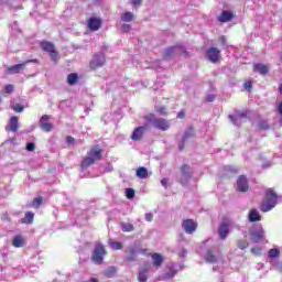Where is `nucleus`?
<instances>
[{"label":"nucleus","mask_w":282,"mask_h":282,"mask_svg":"<svg viewBox=\"0 0 282 282\" xmlns=\"http://www.w3.org/2000/svg\"><path fill=\"white\" fill-rule=\"evenodd\" d=\"M101 25H102V20L98 18H90L88 20V29L90 30V32H98Z\"/></svg>","instance_id":"20"},{"label":"nucleus","mask_w":282,"mask_h":282,"mask_svg":"<svg viewBox=\"0 0 282 282\" xmlns=\"http://www.w3.org/2000/svg\"><path fill=\"white\" fill-rule=\"evenodd\" d=\"M214 101H215V95H208L207 102H214Z\"/></svg>","instance_id":"54"},{"label":"nucleus","mask_w":282,"mask_h":282,"mask_svg":"<svg viewBox=\"0 0 282 282\" xmlns=\"http://www.w3.org/2000/svg\"><path fill=\"white\" fill-rule=\"evenodd\" d=\"M74 215L76 216L75 223L77 224V226H83V224H87V219H89L87 210L75 209Z\"/></svg>","instance_id":"12"},{"label":"nucleus","mask_w":282,"mask_h":282,"mask_svg":"<svg viewBox=\"0 0 282 282\" xmlns=\"http://www.w3.org/2000/svg\"><path fill=\"white\" fill-rule=\"evenodd\" d=\"M147 249H142L139 247H130L127 254V261H135L138 259V254H144Z\"/></svg>","instance_id":"10"},{"label":"nucleus","mask_w":282,"mask_h":282,"mask_svg":"<svg viewBox=\"0 0 282 282\" xmlns=\"http://www.w3.org/2000/svg\"><path fill=\"white\" fill-rule=\"evenodd\" d=\"M20 224H25V226H32L34 224V212H26L24 217L20 219Z\"/></svg>","instance_id":"24"},{"label":"nucleus","mask_w":282,"mask_h":282,"mask_svg":"<svg viewBox=\"0 0 282 282\" xmlns=\"http://www.w3.org/2000/svg\"><path fill=\"white\" fill-rule=\"evenodd\" d=\"M40 45L44 52L50 53L52 61H54V62L58 61V52H56V47L54 46V43L43 41V42H41Z\"/></svg>","instance_id":"8"},{"label":"nucleus","mask_w":282,"mask_h":282,"mask_svg":"<svg viewBox=\"0 0 282 282\" xmlns=\"http://www.w3.org/2000/svg\"><path fill=\"white\" fill-rule=\"evenodd\" d=\"M25 149L29 151V152H33L36 150V144H34V142H28L26 145H25Z\"/></svg>","instance_id":"43"},{"label":"nucleus","mask_w":282,"mask_h":282,"mask_svg":"<svg viewBox=\"0 0 282 282\" xmlns=\"http://www.w3.org/2000/svg\"><path fill=\"white\" fill-rule=\"evenodd\" d=\"M270 166H271L270 162H265L262 164L263 169H270Z\"/></svg>","instance_id":"59"},{"label":"nucleus","mask_w":282,"mask_h":282,"mask_svg":"<svg viewBox=\"0 0 282 282\" xmlns=\"http://www.w3.org/2000/svg\"><path fill=\"white\" fill-rule=\"evenodd\" d=\"M30 63H39V59H29L21 64H15L13 66H10L8 68V73L9 74H19L20 72H23V69H25V65H28Z\"/></svg>","instance_id":"9"},{"label":"nucleus","mask_w":282,"mask_h":282,"mask_svg":"<svg viewBox=\"0 0 282 282\" xmlns=\"http://www.w3.org/2000/svg\"><path fill=\"white\" fill-rule=\"evenodd\" d=\"M279 91H280V94L282 96V84H280V86H279Z\"/></svg>","instance_id":"63"},{"label":"nucleus","mask_w":282,"mask_h":282,"mask_svg":"<svg viewBox=\"0 0 282 282\" xmlns=\"http://www.w3.org/2000/svg\"><path fill=\"white\" fill-rule=\"evenodd\" d=\"M182 226L187 235H193V232H195V230H197V224H195V221H193V219L183 220Z\"/></svg>","instance_id":"19"},{"label":"nucleus","mask_w":282,"mask_h":282,"mask_svg":"<svg viewBox=\"0 0 282 282\" xmlns=\"http://www.w3.org/2000/svg\"><path fill=\"white\" fill-rule=\"evenodd\" d=\"M235 19V13L232 11L224 10L218 17L219 23H228Z\"/></svg>","instance_id":"23"},{"label":"nucleus","mask_w":282,"mask_h":282,"mask_svg":"<svg viewBox=\"0 0 282 282\" xmlns=\"http://www.w3.org/2000/svg\"><path fill=\"white\" fill-rule=\"evenodd\" d=\"M181 52H186V48H182L180 46H170L164 51L163 58L164 61H169V58H172V56H175V54H180Z\"/></svg>","instance_id":"15"},{"label":"nucleus","mask_w":282,"mask_h":282,"mask_svg":"<svg viewBox=\"0 0 282 282\" xmlns=\"http://www.w3.org/2000/svg\"><path fill=\"white\" fill-rule=\"evenodd\" d=\"M248 220L250 224H254V221H261V214H259V210L251 209L248 214Z\"/></svg>","instance_id":"25"},{"label":"nucleus","mask_w":282,"mask_h":282,"mask_svg":"<svg viewBox=\"0 0 282 282\" xmlns=\"http://www.w3.org/2000/svg\"><path fill=\"white\" fill-rule=\"evenodd\" d=\"M253 243H261L265 239V230L261 225H256L249 230Z\"/></svg>","instance_id":"6"},{"label":"nucleus","mask_w":282,"mask_h":282,"mask_svg":"<svg viewBox=\"0 0 282 282\" xmlns=\"http://www.w3.org/2000/svg\"><path fill=\"white\" fill-rule=\"evenodd\" d=\"M245 89H247V91H250V89H252V82L248 80L245 83Z\"/></svg>","instance_id":"48"},{"label":"nucleus","mask_w":282,"mask_h":282,"mask_svg":"<svg viewBox=\"0 0 282 282\" xmlns=\"http://www.w3.org/2000/svg\"><path fill=\"white\" fill-rule=\"evenodd\" d=\"M147 120L154 129H159L160 131H169L171 129V123L164 118H156L154 115H149Z\"/></svg>","instance_id":"3"},{"label":"nucleus","mask_w":282,"mask_h":282,"mask_svg":"<svg viewBox=\"0 0 282 282\" xmlns=\"http://www.w3.org/2000/svg\"><path fill=\"white\" fill-rule=\"evenodd\" d=\"M76 143V139H74V137L68 135L66 137V144H75Z\"/></svg>","instance_id":"47"},{"label":"nucleus","mask_w":282,"mask_h":282,"mask_svg":"<svg viewBox=\"0 0 282 282\" xmlns=\"http://www.w3.org/2000/svg\"><path fill=\"white\" fill-rule=\"evenodd\" d=\"M184 116H185L184 111H180V112L177 113V118H180V119L184 118Z\"/></svg>","instance_id":"60"},{"label":"nucleus","mask_w":282,"mask_h":282,"mask_svg":"<svg viewBox=\"0 0 282 282\" xmlns=\"http://www.w3.org/2000/svg\"><path fill=\"white\" fill-rule=\"evenodd\" d=\"M23 109H24L23 106H20V105L13 107V110H14L17 113H21V112L23 111Z\"/></svg>","instance_id":"49"},{"label":"nucleus","mask_w":282,"mask_h":282,"mask_svg":"<svg viewBox=\"0 0 282 282\" xmlns=\"http://www.w3.org/2000/svg\"><path fill=\"white\" fill-rule=\"evenodd\" d=\"M191 138H195V129L193 128V126H189L183 134L184 140L188 141L191 140Z\"/></svg>","instance_id":"32"},{"label":"nucleus","mask_w":282,"mask_h":282,"mask_svg":"<svg viewBox=\"0 0 282 282\" xmlns=\"http://www.w3.org/2000/svg\"><path fill=\"white\" fill-rule=\"evenodd\" d=\"M111 171H113V165L108 164V165L105 167V173H111Z\"/></svg>","instance_id":"53"},{"label":"nucleus","mask_w":282,"mask_h":282,"mask_svg":"<svg viewBox=\"0 0 282 282\" xmlns=\"http://www.w3.org/2000/svg\"><path fill=\"white\" fill-rule=\"evenodd\" d=\"M220 253L217 247L209 248L206 253H204V260L206 263H217L219 260Z\"/></svg>","instance_id":"7"},{"label":"nucleus","mask_w":282,"mask_h":282,"mask_svg":"<svg viewBox=\"0 0 282 282\" xmlns=\"http://www.w3.org/2000/svg\"><path fill=\"white\" fill-rule=\"evenodd\" d=\"M276 111L281 116V118L279 120V126L282 127V101L278 105Z\"/></svg>","instance_id":"44"},{"label":"nucleus","mask_w":282,"mask_h":282,"mask_svg":"<svg viewBox=\"0 0 282 282\" xmlns=\"http://www.w3.org/2000/svg\"><path fill=\"white\" fill-rule=\"evenodd\" d=\"M145 221H153V214L152 213H147L145 214Z\"/></svg>","instance_id":"50"},{"label":"nucleus","mask_w":282,"mask_h":282,"mask_svg":"<svg viewBox=\"0 0 282 282\" xmlns=\"http://www.w3.org/2000/svg\"><path fill=\"white\" fill-rule=\"evenodd\" d=\"M237 246L240 250H246L248 248V240H238Z\"/></svg>","instance_id":"42"},{"label":"nucleus","mask_w":282,"mask_h":282,"mask_svg":"<svg viewBox=\"0 0 282 282\" xmlns=\"http://www.w3.org/2000/svg\"><path fill=\"white\" fill-rule=\"evenodd\" d=\"M42 204H43V198L42 197H36L32 202L33 208H41Z\"/></svg>","instance_id":"41"},{"label":"nucleus","mask_w":282,"mask_h":282,"mask_svg":"<svg viewBox=\"0 0 282 282\" xmlns=\"http://www.w3.org/2000/svg\"><path fill=\"white\" fill-rule=\"evenodd\" d=\"M206 57L210 63H217L219 61V51L217 47H210L206 52Z\"/></svg>","instance_id":"21"},{"label":"nucleus","mask_w":282,"mask_h":282,"mask_svg":"<svg viewBox=\"0 0 282 282\" xmlns=\"http://www.w3.org/2000/svg\"><path fill=\"white\" fill-rule=\"evenodd\" d=\"M105 254H107L105 246L102 243H97L91 253L93 263L96 265H102V263H105Z\"/></svg>","instance_id":"4"},{"label":"nucleus","mask_w":282,"mask_h":282,"mask_svg":"<svg viewBox=\"0 0 282 282\" xmlns=\"http://www.w3.org/2000/svg\"><path fill=\"white\" fill-rule=\"evenodd\" d=\"M13 248H23L25 246V238L21 235H17L12 239Z\"/></svg>","instance_id":"26"},{"label":"nucleus","mask_w":282,"mask_h":282,"mask_svg":"<svg viewBox=\"0 0 282 282\" xmlns=\"http://www.w3.org/2000/svg\"><path fill=\"white\" fill-rule=\"evenodd\" d=\"M121 230L122 232H133L135 230V227L131 223H122Z\"/></svg>","instance_id":"34"},{"label":"nucleus","mask_w":282,"mask_h":282,"mask_svg":"<svg viewBox=\"0 0 282 282\" xmlns=\"http://www.w3.org/2000/svg\"><path fill=\"white\" fill-rule=\"evenodd\" d=\"M161 184H162V186H164V188H166V186L169 184V180L167 178L161 180Z\"/></svg>","instance_id":"57"},{"label":"nucleus","mask_w":282,"mask_h":282,"mask_svg":"<svg viewBox=\"0 0 282 282\" xmlns=\"http://www.w3.org/2000/svg\"><path fill=\"white\" fill-rule=\"evenodd\" d=\"M281 254V250L273 248L268 251L269 259H278V257Z\"/></svg>","instance_id":"37"},{"label":"nucleus","mask_w":282,"mask_h":282,"mask_svg":"<svg viewBox=\"0 0 282 282\" xmlns=\"http://www.w3.org/2000/svg\"><path fill=\"white\" fill-rule=\"evenodd\" d=\"M209 241H210V240L204 241L202 248H206V243H208Z\"/></svg>","instance_id":"62"},{"label":"nucleus","mask_w":282,"mask_h":282,"mask_svg":"<svg viewBox=\"0 0 282 282\" xmlns=\"http://www.w3.org/2000/svg\"><path fill=\"white\" fill-rule=\"evenodd\" d=\"M67 83H68L70 86L76 85V83H78V74H76V73H70V74H68V76H67Z\"/></svg>","instance_id":"35"},{"label":"nucleus","mask_w":282,"mask_h":282,"mask_svg":"<svg viewBox=\"0 0 282 282\" xmlns=\"http://www.w3.org/2000/svg\"><path fill=\"white\" fill-rule=\"evenodd\" d=\"M2 259H8V253H1Z\"/></svg>","instance_id":"61"},{"label":"nucleus","mask_w":282,"mask_h":282,"mask_svg":"<svg viewBox=\"0 0 282 282\" xmlns=\"http://www.w3.org/2000/svg\"><path fill=\"white\" fill-rule=\"evenodd\" d=\"M149 268H143L139 271V274H138V281L139 282H147L149 281Z\"/></svg>","instance_id":"29"},{"label":"nucleus","mask_w":282,"mask_h":282,"mask_svg":"<svg viewBox=\"0 0 282 282\" xmlns=\"http://www.w3.org/2000/svg\"><path fill=\"white\" fill-rule=\"evenodd\" d=\"M109 246L112 250H122V242L120 241L110 240Z\"/></svg>","instance_id":"38"},{"label":"nucleus","mask_w":282,"mask_h":282,"mask_svg":"<svg viewBox=\"0 0 282 282\" xmlns=\"http://www.w3.org/2000/svg\"><path fill=\"white\" fill-rule=\"evenodd\" d=\"M121 21L124 23H131L133 21V13L131 11H127L121 15Z\"/></svg>","instance_id":"36"},{"label":"nucleus","mask_w":282,"mask_h":282,"mask_svg":"<svg viewBox=\"0 0 282 282\" xmlns=\"http://www.w3.org/2000/svg\"><path fill=\"white\" fill-rule=\"evenodd\" d=\"M147 131V128L140 126V127H137L134 128V130L132 131L131 133V140L133 142H140V140H142V138H144V133Z\"/></svg>","instance_id":"16"},{"label":"nucleus","mask_w":282,"mask_h":282,"mask_svg":"<svg viewBox=\"0 0 282 282\" xmlns=\"http://www.w3.org/2000/svg\"><path fill=\"white\" fill-rule=\"evenodd\" d=\"M156 111H158L159 113L164 115V113H166V108L161 107V108H158Z\"/></svg>","instance_id":"56"},{"label":"nucleus","mask_w":282,"mask_h":282,"mask_svg":"<svg viewBox=\"0 0 282 282\" xmlns=\"http://www.w3.org/2000/svg\"><path fill=\"white\" fill-rule=\"evenodd\" d=\"M153 265L154 268H161L162 263H164V257L160 253H153L152 254Z\"/></svg>","instance_id":"28"},{"label":"nucleus","mask_w":282,"mask_h":282,"mask_svg":"<svg viewBox=\"0 0 282 282\" xmlns=\"http://www.w3.org/2000/svg\"><path fill=\"white\" fill-rule=\"evenodd\" d=\"M132 6H140L142 3V0H132Z\"/></svg>","instance_id":"58"},{"label":"nucleus","mask_w":282,"mask_h":282,"mask_svg":"<svg viewBox=\"0 0 282 282\" xmlns=\"http://www.w3.org/2000/svg\"><path fill=\"white\" fill-rule=\"evenodd\" d=\"M105 276H107V279H113V276H116V274H118V268L116 267H108L105 272H104Z\"/></svg>","instance_id":"31"},{"label":"nucleus","mask_w":282,"mask_h":282,"mask_svg":"<svg viewBox=\"0 0 282 282\" xmlns=\"http://www.w3.org/2000/svg\"><path fill=\"white\" fill-rule=\"evenodd\" d=\"M9 128H10V131H12L13 133H17V131H19V118L11 117L9 122Z\"/></svg>","instance_id":"30"},{"label":"nucleus","mask_w":282,"mask_h":282,"mask_svg":"<svg viewBox=\"0 0 282 282\" xmlns=\"http://www.w3.org/2000/svg\"><path fill=\"white\" fill-rule=\"evenodd\" d=\"M107 50V46H102L101 52L94 55L93 59L90 61L91 69H98V67H102V65L107 63V58L105 57Z\"/></svg>","instance_id":"5"},{"label":"nucleus","mask_w":282,"mask_h":282,"mask_svg":"<svg viewBox=\"0 0 282 282\" xmlns=\"http://www.w3.org/2000/svg\"><path fill=\"white\" fill-rule=\"evenodd\" d=\"M237 188L240 193H246L250 185L248 184V177L246 175H240L237 180Z\"/></svg>","instance_id":"18"},{"label":"nucleus","mask_w":282,"mask_h":282,"mask_svg":"<svg viewBox=\"0 0 282 282\" xmlns=\"http://www.w3.org/2000/svg\"><path fill=\"white\" fill-rule=\"evenodd\" d=\"M121 30L123 32H129V30H131V25L130 24H122Z\"/></svg>","instance_id":"51"},{"label":"nucleus","mask_w":282,"mask_h":282,"mask_svg":"<svg viewBox=\"0 0 282 282\" xmlns=\"http://www.w3.org/2000/svg\"><path fill=\"white\" fill-rule=\"evenodd\" d=\"M226 171H230L231 173H237V170L230 165L226 166Z\"/></svg>","instance_id":"55"},{"label":"nucleus","mask_w":282,"mask_h":282,"mask_svg":"<svg viewBox=\"0 0 282 282\" xmlns=\"http://www.w3.org/2000/svg\"><path fill=\"white\" fill-rule=\"evenodd\" d=\"M90 281H91V282H98V279L91 278Z\"/></svg>","instance_id":"64"},{"label":"nucleus","mask_w":282,"mask_h":282,"mask_svg":"<svg viewBox=\"0 0 282 282\" xmlns=\"http://www.w3.org/2000/svg\"><path fill=\"white\" fill-rule=\"evenodd\" d=\"M182 177H181V184L183 186H186L188 184V181L191 180V176L193 175V172L191 171V166L184 164L181 169Z\"/></svg>","instance_id":"13"},{"label":"nucleus","mask_w":282,"mask_h":282,"mask_svg":"<svg viewBox=\"0 0 282 282\" xmlns=\"http://www.w3.org/2000/svg\"><path fill=\"white\" fill-rule=\"evenodd\" d=\"M6 94H12L14 91V85L8 84L4 86Z\"/></svg>","instance_id":"45"},{"label":"nucleus","mask_w":282,"mask_h":282,"mask_svg":"<svg viewBox=\"0 0 282 282\" xmlns=\"http://www.w3.org/2000/svg\"><path fill=\"white\" fill-rule=\"evenodd\" d=\"M243 118H248V112L241 111V112H236L235 115H229V120L230 122H232V124H235V127H239Z\"/></svg>","instance_id":"17"},{"label":"nucleus","mask_w":282,"mask_h":282,"mask_svg":"<svg viewBox=\"0 0 282 282\" xmlns=\"http://www.w3.org/2000/svg\"><path fill=\"white\" fill-rule=\"evenodd\" d=\"M126 197L127 199H133L135 197V191L131 187L126 188Z\"/></svg>","instance_id":"40"},{"label":"nucleus","mask_w":282,"mask_h":282,"mask_svg":"<svg viewBox=\"0 0 282 282\" xmlns=\"http://www.w3.org/2000/svg\"><path fill=\"white\" fill-rule=\"evenodd\" d=\"M253 72H258L261 76H265L268 72H270V68L265 64H254Z\"/></svg>","instance_id":"27"},{"label":"nucleus","mask_w":282,"mask_h":282,"mask_svg":"<svg viewBox=\"0 0 282 282\" xmlns=\"http://www.w3.org/2000/svg\"><path fill=\"white\" fill-rule=\"evenodd\" d=\"M218 235L219 239H226L228 235H230V225H228V223L220 224L218 227Z\"/></svg>","instance_id":"22"},{"label":"nucleus","mask_w":282,"mask_h":282,"mask_svg":"<svg viewBox=\"0 0 282 282\" xmlns=\"http://www.w3.org/2000/svg\"><path fill=\"white\" fill-rule=\"evenodd\" d=\"M102 160V150L93 148L87 153V156L84 158V160L80 163V171L82 173H85L89 166H93L94 163Z\"/></svg>","instance_id":"1"},{"label":"nucleus","mask_w":282,"mask_h":282,"mask_svg":"<svg viewBox=\"0 0 282 282\" xmlns=\"http://www.w3.org/2000/svg\"><path fill=\"white\" fill-rule=\"evenodd\" d=\"M137 177L140 180H147L149 177V170H147V167H139L137 170Z\"/></svg>","instance_id":"33"},{"label":"nucleus","mask_w":282,"mask_h":282,"mask_svg":"<svg viewBox=\"0 0 282 282\" xmlns=\"http://www.w3.org/2000/svg\"><path fill=\"white\" fill-rule=\"evenodd\" d=\"M187 252H186V249H182L180 252H178V256L181 257V259H185Z\"/></svg>","instance_id":"52"},{"label":"nucleus","mask_w":282,"mask_h":282,"mask_svg":"<svg viewBox=\"0 0 282 282\" xmlns=\"http://www.w3.org/2000/svg\"><path fill=\"white\" fill-rule=\"evenodd\" d=\"M182 268H184V264H180V263H175V262L167 263L169 272L165 273V276L167 279H173V276H175V274H177V272H180V270H182Z\"/></svg>","instance_id":"11"},{"label":"nucleus","mask_w":282,"mask_h":282,"mask_svg":"<svg viewBox=\"0 0 282 282\" xmlns=\"http://www.w3.org/2000/svg\"><path fill=\"white\" fill-rule=\"evenodd\" d=\"M258 127L262 130V131H268V129H270V123H268V120H260L258 122Z\"/></svg>","instance_id":"39"},{"label":"nucleus","mask_w":282,"mask_h":282,"mask_svg":"<svg viewBox=\"0 0 282 282\" xmlns=\"http://www.w3.org/2000/svg\"><path fill=\"white\" fill-rule=\"evenodd\" d=\"M278 196L276 193L272 189H267L264 199L260 205L261 213H270L273 208L276 207Z\"/></svg>","instance_id":"2"},{"label":"nucleus","mask_w":282,"mask_h":282,"mask_svg":"<svg viewBox=\"0 0 282 282\" xmlns=\"http://www.w3.org/2000/svg\"><path fill=\"white\" fill-rule=\"evenodd\" d=\"M186 142H188V141L184 140L182 138V140L178 142V151H184V147H185Z\"/></svg>","instance_id":"46"},{"label":"nucleus","mask_w":282,"mask_h":282,"mask_svg":"<svg viewBox=\"0 0 282 282\" xmlns=\"http://www.w3.org/2000/svg\"><path fill=\"white\" fill-rule=\"evenodd\" d=\"M47 120H50L48 115H43L40 118V129L42 131H45V133H50V131H52V129H54V124H52L51 122H47Z\"/></svg>","instance_id":"14"}]
</instances>
